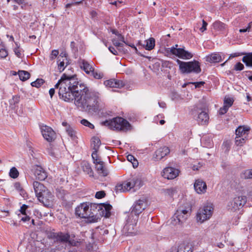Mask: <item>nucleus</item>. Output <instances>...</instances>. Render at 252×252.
<instances>
[{
    "instance_id": "37",
    "label": "nucleus",
    "mask_w": 252,
    "mask_h": 252,
    "mask_svg": "<svg viewBox=\"0 0 252 252\" xmlns=\"http://www.w3.org/2000/svg\"><path fill=\"white\" fill-rule=\"evenodd\" d=\"M247 138L242 137L239 136H236L235 138V145L237 146H242L246 142Z\"/></svg>"
},
{
    "instance_id": "40",
    "label": "nucleus",
    "mask_w": 252,
    "mask_h": 252,
    "mask_svg": "<svg viewBox=\"0 0 252 252\" xmlns=\"http://www.w3.org/2000/svg\"><path fill=\"white\" fill-rule=\"evenodd\" d=\"M112 42L113 45L116 46L119 51H121L120 48L123 46V43L122 42L119 41L116 38L112 39Z\"/></svg>"
},
{
    "instance_id": "16",
    "label": "nucleus",
    "mask_w": 252,
    "mask_h": 252,
    "mask_svg": "<svg viewBox=\"0 0 252 252\" xmlns=\"http://www.w3.org/2000/svg\"><path fill=\"white\" fill-rule=\"evenodd\" d=\"M96 205V208H98L97 210L100 211L99 214L102 216H104L106 218H108L111 215V210L112 206L109 204L103 203Z\"/></svg>"
},
{
    "instance_id": "10",
    "label": "nucleus",
    "mask_w": 252,
    "mask_h": 252,
    "mask_svg": "<svg viewBox=\"0 0 252 252\" xmlns=\"http://www.w3.org/2000/svg\"><path fill=\"white\" fill-rule=\"evenodd\" d=\"M147 203L144 199H139L136 201L131 208V212L129 216H136L138 218L139 215L146 208Z\"/></svg>"
},
{
    "instance_id": "34",
    "label": "nucleus",
    "mask_w": 252,
    "mask_h": 252,
    "mask_svg": "<svg viewBox=\"0 0 252 252\" xmlns=\"http://www.w3.org/2000/svg\"><path fill=\"white\" fill-rule=\"evenodd\" d=\"M155 46V40L154 38L151 37L146 40V45L145 48L146 50H151L153 49Z\"/></svg>"
},
{
    "instance_id": "2",
    "label": "nucleus",
    "mask_w": 252,
    "mask_h": 252,
    "mask_svg": "<svg viewBox=\"0 0 252 252\" xmlns=\"http://www.w3.org/2000/svg\"><path fill=\"white\" fill-rule=\"evenodd\" d=\"M102 125L108 127L113 130L127 131L130 129L131 126L126 120L121 117H116L106 120L101 123Z\"/></svg>"
},
{
    "instance_id": "24",
    "label": "nucleus",
    "mask_w": 252,
    "mask_h": 252,
    "mask_svg": "<svg viewBox=\"0 0 252 252\" xmlns=\"http://www.w3.org/2000/svg\"><path fill=\"white\" fill-rule=\"evenodd\" d=\"M95 168L99 175L102 177H106L108 175V171L104 165V162L95 165Z\"/></svg>"
},
{
    "instance_id": "36",
    "label": "nucleus",
    "mask_w": 252,
    "mask_h": 252,
    "mask_svg": "<svg viewBox=\"0 0 252 252\" xmlns=\"http://www.w3.org/2000/svg\"><path fill=\"white\" fill-rule=\"evenodd\" d=\"M0 43V58H5L8 55V52L6 50L5 47L3 44H2V42Z\"/></svg>"
},
{
    "instance_id": "22",
    "label": "nucleus",
    "mask_w": 252,
    "mask_h": 252,
    "mask_svg": "<svg viewBox=\"0 0 252 252\" xmlns=\"http://www.w3.org/2000/svg\"><path fill=\"white\" fill-rule=\"evenodd\" d=\"M78 63L81 68L86 72V73L90 74L92 71H93L94 67L93 64L89 63L88 62L83 59H80Z\"/></svg>"
},
{
    "instance_id": "58",
    "label": "nucleus",
    "mask_w": 252,
    "mask_h": 252,
    "mask_svg": "<svg viewBox=\"0 0 252 252\" xmlns=\"http://www.w3.org/2000/svg\"><path fill=\"white\" fill-rule=\"evenodd\" d=\"M192 84L195 85V88H199L201 86H203L205 84V82L203 81H201L198 82H194L192 83Z\"/></svg>"
},
{
    "instance_id": "26",
    "label": "nucleus",
    "mask_w": 252,
    "mask_h": 252,
    "mask_svg": "<svg viewBox=\"0 0 252 252\" xmlns=\"http://www.w3.org/2000/svg\"><path fill=\"white\" fill-rule=\"evenodd\" d=\"M87 207V203H83L79 205L76 208L75 214L80 218H84L86 215L85 214Z\"/></svg>"
},
{
    "instance_id": "6",
    "label": "nucleus",
    "mask_w": 252,
    "mask_h": 252,
    "mask_svg": "<svg viewBox=\"0 0 252 252\" xmlns=\"http://www.w3.org/2000/svg\"><path fill=\"white\" fill-rule=\"evenodd\" d=\"M189 216L188 211L178 209L172 217L171 223L174 226H180L186 221Z\"/></svg>"
},
{
    "instance_id": "56",
    "label": "nucleus",
    "mask_w": 252,
    "mask_h": 252,
    "mask_svg": "<svg viewBox=\"0 0 252 252\" xmlns=\"http://www.w3.org/2000/svg\"><path fill=\"white\" fill-rule=\"evenodd\" d=\"M117 37V38H116L117 40L125 43L126 44H127V43L125 41L124 37L121 34L118 33Z\"/></svg>"
},
{
    "instance_id": "64",
    "label": "nucleus",
    "mask_w": 252,
    "mask_h": 252,
    "mask_svg": "<svg viewBox=\"0 0 252 252\" xmlns=\"http://www.w3.org/2000/svg\"><path fill=\"white\" fill-rule=\"evenodd\" d=\"M93 162L95 165L103 163V162L101 160V158H95V160H93Z\"/></svg>"
},
{
    "instance_id": "20",
    "label": "nucleus",
    "mask_w": 252,
    "mask_h": 252,
    "mask_svg": "<svg viewBox=\"0 0 252 252\" xmlns=\"http://www.w3.org/2000/svg\"><path fill=\"white\" fill-rule=\"evenodd\" d=\"M32 185L37 198L48 189L42 184L37 181H34Z\"/></svg>"
},
{
    "instance_id": "7",
    "label": "nucleus",
    "mask_w": 252,
    "mask_h": 252,
    "mask_svg": "<svg viewBox=\"0 0 252 252\" xmlns=\"http://www.w3.org/2000/svg\"><path fill=\"white\" fill-rule=\"evenodd\" d=\"M246 202L247 198L246 196H236L228 202L227 205L228 209L231 211L235 212L242 208Z\"/></svg>"
},
{
    "instance_id": "5",
    "label": "nucleus",
    "mask_w": 252,
    "mask_h": 252,
    "mask_svg": "<svg viewBox=\"0 0 252 252\" xmlns=\"http://www.w3.org/2000/svg\"><path fill=\"white\" fill-rule=\"evenodd\" d=\"M138 217L134 216H128L126 222L123 228V232L126 236H132L137 234V223Z\"/></svg>"
},
{
    "instance_id": "1",
    "label": "nucleus",
    "mask_w": 252,
    "mask_h": 252,
    "mask_svg": "<svg viewBox=\"0 0 252 252\" xmlns=\"http://www.w3.org/2000/svg\"><path fill=\"white\" fill-rule=\"evenodd\" d=\"M55 88L59 89V94L64 101L74 100V104L79 110L88 112L97 110L98 94L79 85L73 76L63 74Z\"/></svg>"
},
{
    "instance_id": "25",
    "label": "nucleus",
    "mask_w": 252,
    "mask_h": 252,
    "mask_svg": "<svg viewBox=\"0 0 252 252\" xmlns=\"http://www.w3.org/2000/svg\"><path fill=\"white\" fill-rule=\"evenodd\" d=\"M81 167L83 171L89 175L90 177H94V173L91 166L86 161H83L81 163Z\"/></svg>"
},
{
    "instance_id": "17",
    "label": "nucleus",
    "mask_w": 252,
    "mask_h": 252,
    "mask_svg": "<svg viewBox=\"0 0 252 252\" xmlns=\"http://www.w3.org/2000/svg\"><path fill=\"white\" fill-rule=\"evenodd\" d=\"M170 153V150L167 147H162L158 149L153 156V158L155 160L158 161L161 160L164 157L167 156Z\"/></svg>"
},
{
    "instance_id": "11",
    "label": "nucleus",
    "mask_w": 252,
    "mask_h": 252,
    "mask_svg": "<svg viewBox=\"0 0 252 252\" xmlns=\"http://www.w3.org/2000/svg\"><path fill=\"white\" fill-rule=\"evenodd\" d=\"M31 171L33 174L36 180L43 181L48 176L47 173L45 169L40 165H33L32 166Z\"/></svg>"
},
{
    "instance_id": "41",
    "label": "nucleus",
    "mask_w": 252,
    "mask_h": 252,
    "mask_svg": "<svg viewBox=\"0 0 252 252\" xmlns=\"http://www.w3.org/2000/svg\"><path fill=\"white\" fill-rule=\"evenodd\" d=\"M65 61L64 59H58V69L59 70L60 72L63 71L64 68L65 66L64 65L65 63Z\"/></svg>"
},
{
    "instance_id": "52",
    "label": "nucleus",
    "mask_w": 252,
    "mask_h": 252,
    "mask_svg": "<svg viewBox=\"0 0 252 252\" xmlns=\"http://www.w3.org/2000/svg\"><path fill=\"white\" fill-rule=\"evenodd\" d=\"M105 193L104 191H97L95 194V197L97 198H102L104 197Z\"/></svg>"
},
{
    "instance_id": "27",
    "label": "nucleus",
    "mask_w": 252,
    "mask_h": 252,
    "mask_svg": "<svg viewBox=\"0 0 252 252\" xmlns=\"http://www.w3.org/2000/svg\"><path fill=\"white\" fill-rule=\"evenodd\" d=\"M221 59V56L218 53H213L206 57V61L211 63H219Z\"/></svg>"
},
{
    "instance_id": "49",
    "label": "nucleus",
    "mask_w": 252,
    "mask_h": 252,
    "mask_svg": "<svg viewBox=\"0 0 252 252\" xmlns=\"http://www.w3.org/2000/svg\"><path fill=\"white\" fill-rule=\"evenodd\" d=\"M59 54V51L57 50H54L52 51L50 56V58L51 60H54Z\"/></svg>"
},
{
    "instance_id": "4",
    "label": "nucleus",
    "mask_w": 252,
    "mask_h": 252,
    "mask_svg": "<svg viewBox=\"0 0 252 252\" xmlns=\"http://www.w3.org/2000/svg\"><path fill=\"white\" fill-rule=\"evenodd\" d=\"M177 62L179 65V69L183 73L194 72L199 73L201 72L200 64L198 61H193L184 62L177 59Z\"/></svg>"
},
{
    "instance_id": "38",
    "label": "nucleus",
    "mask_w": 252,
    "mask_h": 252,
    "mask_svg": "<svg viewBox=\"0 0 252 252\" xmlns=\"http://www.w3.org/2000/svg\"><path fill=\"white\" fill-rule=\"evenodd\" d=\"M127 159L131 162L134 168H136L138 165V162L137 160L131 155H129L127 156Z\"/></svg>"
},
{
    "instance_id": "44",
    "label": "nucleus",
    "mask_w": 252,
    "mask_h": 252,
    "mask_svg": "<svg viewBox=\"0 0 252 252\" xmlns=\"http://www.w3.org/2000/svg\"><path fill=\"white\" fill-rule=\"evenodd\" d=\"M66 132L68 135V136H70L72 139L74 140L76 138V132L73 127H72L70 129L67 130Z\"/></svg>"
},
{
    "instance_id": "53",
    "label": "nucleus",
    "mask_w": 252,
    "mask_h": 252,
    "mask_svg": "<svg viewBox=\"0 0 252 252\" xmlns=\"http://www.w3.org/2000/svg\"><path fill=\"white\" fill-rule=\"evenodd\" d=\"M208 25L207 23L204 21V20H202V27L199 29V30L202 32H203L205 31L207 29V26Z\"/></svg>"
},
{
    "instance_id": "18",
    "label": "nucleus",
    "mask_w": 252,
    "mask_h": 252,
    "mask_svg": "<svg viewBox=\"0 0 252 252\" xmlns=\"http://www.w3.org/2000/svg\"><path fill=\"white\" fill-rule=\"evenodd\" d=\"M194 188L197 193L204 194L207 190V185L203 180L197 179L194 184Z\"/></svg>"
},
{
    "instance_id": "57",
    "label": "nucleus",
    "mask_w": 252,
    "mask_h": 252,
    "mask_svg": "<svg viewBox=\"0 0 252 252\" xmlns=\"http://www.w3.org/2000/svg\"><path fill=\"white\" fill-rule=\"evenodd\" d=\"M62 58V59H64V60L67 61V54L65 52H62L59 57H58V59H61L60 58Z\"/></svg>"
},
{
    "instance_id": "43",
    "label": "nucleus",
    "mask_w": 252,
    "mask_h": 252,
    "mask_svg": "<svg viewBox=\"0 0 252 252\" xmlns=\"http://www.w3.org/2000/svg\"><path fill=\"white\" fill-rule=\"evenodd\" d=\"M233 103V100L232 98L229 97H225L223 105L229 108L232 105Z\"/></svg>"
},
{
    "instance_id": "8",
    "label": "nucleus",
    "mask_w": 252,
    "mask_h": 252,
    "mask_svg": "<svg viewBox=\"0 0 252 252\" xmlns=\"http://www.w3.org/2000/svg\"><path fill=\"white\" fill-rule=\"evenodd\" d=\"M96 205L95 204H89L87 203V207L84 219H87L89 222H94L97 221L98 217L95 215L96 213Z\"/></svg>"
},
{
    "instance_id": "60",
    "label": "nucleus",
    "mask_w": 252,
    "mask_h": 252,
    "mask_svg": "<svg viewBox=\"0 0 252 252\" xmlns=\"http://www.w3.org/2000/svg\"><path fill=\"white\" fill-rule=\"evenodd\" d=\"M14 188L18 191H19L20 190H22V188L21 187L20 184L18 182H16L14 184Z\"/></svg>"
},
{
    "instance_id": "62",
    "label": "nucleus",
    "mask_w": 252,
    "mask_h": 252,
    "mask_svg": "<svg viewBox=\"0 0 252 252\" xmlns=\"http://www.w3.org/2000/svg\"><path fill=\"white\" fill-rule=\"evenodd\" d=\"M109 50L114 55H116L118 54V52L114 47L112 46H110L109 47Z\"/></svg>"
},
{
    "instance_id": "45",
    "label": "nucleus",
    "mask_w": 252,
    "mask_h": 252,
    "mask_svg": "<svg viewBox=\"0 0 252 252\" xmlns=\"http://www.w3.org/2000/svg\"><path fill=\"white\" fill-rule=\"evenodd\" d=\"M90 75L93 76L94 78L97 79H101L103 77V74L102 73L95 72L94 71V69H93V71H91V72L90 73Z\"/></svg>"
},
{
    "instance_id": "54",
    "label": "nucleus",
    "mask_w": 252,
    "mask_h": 252,
    "mask_svg": "<svg viewBox=\"0 0 252 252\" xmlns=\"http://www.w3.org/2000/svg\"><path fill=\"white\" fill-rule=\"evenodd\" d=\"M19 101V97L15 96L13 97V98H12V99L11 100H10V103L11 104H13L14 105L16 103H18Z\"/></svg>"
},
{
    "instance_id": "39",
    "label": "nucleus",
    "mask_w": 252,
    "mask_h": 252,
    "mask_svg": "<svg viewBox=\"0 0 252 252\" xmlns=\"http://www.w3.org/2000/svg\"><path fill=\"white\" fill-rule=\"evenodd\" d=\"M44 83V81L42 79H37L36 81L32 82L31 83V85L32 87H35L36 88H39Z\"/></svg>"
},
{
    "instance_id": "42",
    "label": "nucleus",
    "mask_w": 252,
    "mask_h": 252,
    "mask_svg": "<svg viewBox=\"0 0 252 252\" xmlns=\"http://www.w3.org/2000/svg\"><path fill=\"white\" fill-rule=\"evenodd\" d=\"M19 175V172L15 167H12L10 171L9 175L12 178H16Z\"/></svg>"
},
{
    "instance_id": "47",
    "label": "nucleus",
    "mask_w": 252,
    "mask_h": 252,
    "mask_svg": "<svg viewBox=\"0 0 252 252\" xmlns=\"http://www.w3.org/2000/svg\"><path fill=\"white\" fill-rule=\"evenodd\" d=\"M243 174L245 178L252 179V169L246 170Z\"/></svg>"
},
{
    "instance_id": "46",
    "label": "nucleus",
    "mask_w": 252,
    "mask_h": 252,
    "mask_svg": "<svg viewBox=\"0 0 252 252\" xmlns=\"http://www.w3.org/2000/svg\"><path fill=\"white\" fill-rule=\"evenodd\" d=\"M81 124L85 126L90 127V128H94V125L86 119L82 120L81 121Z\"/></svg>"
},
{
    "instance_id": "29",
    "label": "nucleus",
    "mask_w": 252,
    "mask_h": 252,
    "mask_svg": "<svg viewBox=\"0 0 252 252\" xmlns=\"http://www.w3.org/2000/svg\"><path fill=\"white\" fill-rule=\"evenodd\" d=\"M245 56L243 57L242 61L248 66L252 67V52L245 53Z\"/></svg>"
},
{
    "instance_id": "55",
    "label": "nucleus",
    "mask_w": 252,
    "mask_h": 252,
    "mask_svg": "<svg viewBox=\"0 0 252 252\" xmlns=\"http://www.w3.org/2000/svg\"><path fill=\"white\" fill-rule=\"evenodd\" d=\"M28 208V206L25 204L23 205L20 208V211L23 215H26V211Z\"/></svg>"
},
{
    "instance_id": "21",
    "label": "nucleus",
    "mask_w": 252,
    "mask_h": 252,
    "mask_svg": "<svg viewBox=\"0 0 252 252\" xmlns=\"http://www.w3.org/2000/svg\"><path fill=\"white\" fill-rule=\"evenodd\" d=\"M250 130V128L248 126H240L236 130V136L247 138Z\"/></svg>"
},
{
    "instance_id": "35",
    "label": "nucleus",
    "mask_w": 252,
    "mask_h": 252,
    "mask_svg": "<svg viewBox=\"0 0 252 252\" xmlns=\"http://www.w3.org/2000/svg\"><path fill=\"white\" fill-rule=\"evenodd\" d=\"M126 186L125 185V182L122 184H119L115 187L116 191L118 192H123L127 191V189L126 188Z\"/></svg>"
},
{
    "instance_id": "3",
    "label": "nucleus",
    "mask_w": 252,
    "mask_h": 252,
    "mask_svg": "<svg viewBox=\"0 0 252 252\" xmlns=\"http://www.w3.org/2000/svg\"><path fill=\"white\" fill-rule=\"evenodd\" d=\"M214 212L213 205L211 203H206L202 207L198 210L196 217L198 222L202 223L205 221L209 220L212 217Z\"/></svg>"
},
{
    "instance_id": "63",
    "label": "nucleus",
    "mask_w": 252,
    "mask_h": 252,
    "mask_svg": "<svg viewBox=\"0 0 252 252\" xmlns=\"http://www.w3.org/2000/svg\"><path fill=\"white\" fill-rule=\"evenodd\" d=\"M244 54H245V53H233V54H231L230 55L229 58H234V57H238V56H241V55H243Z\"/></svg>"
},
{
    "instance_id": "30",
    "label": "nucleus",
    "mask_w": 252,
    "mask_h": 252,
    "mask_svg": "<svg viewBox=\"0 0 252 252\" xmlns=\"http://www.w3.org/2000/svg\"><path fill=\"white\" fill-rule=\"evenodd\" d=\"M139 182V181L138 179H133L131 180H127L124 182L125 186H126V188L127 189V191H129L132 188L136 187V184Z\"/></svg>"
},
{
    "instance_id": "33",
    "label": "nucleus",
    "mask_w": 252,
    "mask_h": 252,
    "mask_svg": "<svg viewBox=\"0 0 252 252\" xmlns=\"http://www.w3.org/2000/svg\"><path fill=\"white\" fill-rule=\"evenodd\" d=\"M19 78L22 81H26L30 77V74L27 71L20 70L18 72Z\"/></svg>"
},
{
    "instance_id": "50",
    "label": "nucleus",
    "mask_w": 252,
    "mask_h": 252,
    "mask_svg": "<svg viewBox=\"0 0 252 252\" xmlns=\"http://www.w3.org/2000/svg\"><path fill=\"white\" fill-rule=\"evenodd\" d=\"M228 108H229L227 107L226 106H225L224 105H223V107H221L220 109V110H219L220 114L223 115V114H225L227 112V111H228Z\"/></svg>"
},
{
    "instance_id": "12",
    "label": "nucleus",
    "mask_w": 252,
    "mask_h": 252,
    "mask_svg": "<svg viewBox=\"0 0 252 252\" xmlns=\"http://www.w3.org/2000/svg\"><path fill=\"white\" fill-rule=\"evenodd\" d=\"M180 172L178 169L169 166L163 169L161 175L165 179L172 180L179 176Z\"/></svg>"
},
{
    "instance_id": "31",
    "label": "nucleus",
    "mask_w": 252,
    "mask_h": 252,
    "mask_svg": "<svg viewBox=\"0 0 252 252\" xmlns=\"http://www.w3.org/2000/svg\"><path fill=\"white\" fill-rule=\"evenodd\" d=\"M101 142L98 137H94L92 138L91 141V147L93 150L98 151Z\"/></svg>"
},
{
    "instance_id": "61",
    "label": "nucleus",
    "mask_w": 252,
    "mask_h": 252,
    "mask_svg": "<svg viewBox=\"0 0 252 252\" xmlns=\"http://www.w3.org/2000/svg\"><path fill=\"white\" fill-rule=\"evenodd\" d=\"M62 125L65 127L66 131H67V130L70 129V128H71L72 127L65 122H63L62 123Z\"/></svg>"
},
{
    "instance_id": "23",
    "label": "nucleus",
    "mask_w": 252,
    "mask_h": 252,
    "mask_svg": "<svg viewBox=\"0 0 252 252\" xmlns=\"http://www.w3.org/2000/svg\"><path fill=\"white\" fill-rule=\"evenodd\" d=\"M177 252H192V245L189 242H184L181 244Z\"/></svg>"
},
{
    "instance_id": "28",
    "label": "nucleus",
    "mask_w": 252,
    "mask_h": 252,
    "mask_svg": "<svg viewBox=\"0 0 252 252\" xmlns=\"http://www.w3.org/2000/svg\"><path fill=\"white\" fill-rule=\"evenodd\" d=\"M212 27L214 30L220 32H223L226 28V25L220 21L215 22L213 24Z\"/></svg>"
},
{
    "instance_id": "48",
    "label": "nucleus",
    "mask_w": 252,
    "mask_h": 252,
    "mask_svg": "<svg viewBox=\"0 0 252 252\" xmlns=\"http://www.w3.org/2000/svg\"><path fill=\"white\" fill-rule=\"evenodd\" d=\"M16 45L17 47L14 48V52L17 57L21 58L22 57L21 49L20 48L19 46H18L17 43H16Z\"/></svg>"
},
{
    "instance_id": "32",
    "label": "nucleus",
    "mask_w": 252,
    "mask_h": 252,
    "mask_svg": "<svg viewBox=\"0 0 252 252\" xmlns=\"http://www.w3.org/2000/svg\"><path fill=\"white\" fill-rule=\"evenodd\" d=\"M104 84L110 88H118L120 87V82L115 79H110L104 81Z\"/></svg>"
},
{
    "instance_id": "59",
    "label": "nucleus",
    "mask_w": 252,
    "mask_h": 252,
    "mask_svg": "<svg viewBox=\"0 0 252 252\" xmlns=\"http://www.w3.org/2000/svg\"><path fill=\"white\" fill-rule=\"evenodd\" d=\"M97 152L98 151L94 150L92 154V157L93 160H95V158H98L99 157L97 155Z\"/></svg>"
},
{
    "instance_id": "19",
    "label": "nucleus",
    "mask_w": 252,
    "mask_h": 252,
    "mask_svg": "<svg viewBox=\"0 0 252 252\" xmlns=\"http://www.w3.org/2000/svg\"><path fill=\"white\" fill-rule=\"evenodd\" d=\"M196 120L198 124L201 125H207L209 120V117L207 112L203 110L198 112Z\"/></svg>"
},
{
    "instance_id": "14",
    "label": "nucleus",
    "mask_w": 252,
    "mask_h": 252,
    "mask_svg": "<svg viewBox=\"0 0 252 252\" xmlns=\"http://www.w3.org/2000/svg\"><path fill=\"white\" fill-rule=\"evenodd\" d=\"M41 132L44 138L48 142H52L56 138V133L53 129L46 125L41 126Z\"/></svg>"
},
{
    "instance_id": "9",
    "label": "nucleus",
    "mask_w": 252,
    "mask_h": 252,
    "mask_svg": "<svg viewBox=\"0 0 252 252\" xmlns=\"http://www.w3.org/2000/svg\"><path fill=\"white\" fill-rule=\"evenodd\" d=\"M37 199L46 207H51L53 205L54 196L48 189L46 190Z\"/></svg>"
},
{
    "instance_id": "51",
    "label": "nucleus",
    "mask_w": 252,
    "mask_h": 252,
    "mask_svg": "<svg viewBox=\"0 0 252 252\" xmlns=\"http://www.w3.org/2000/svg\"><path fill=\"white\" fill-rule=\"evenodd\" d=\"M244 67V65L242 63H238L235 64L234 69L236 70H242L243 69Z\"/></svg>"
},
{
    "instance_id": "15",
    "label": "nucleus",
    "mask_w": 252,
    "mask_h": 252,
    "mask_svg": "<svg viewBox=\"0 0 252 252\" xmlns=\"http://www.w3.org/2000/svg\"><path fill=\"white\" fill-rule=\"evenodd\" d=\"M47 237L49 239H53L54 241L60 242H67L69 239V235L62 232L55 233L50 232L47 234Z\"/></svg>"
},
{
    "instance_id": "13",
    "label": "nucleus",
    "mask_w": 252,
    "mask_h": 252,
    "mask_svg": "<svg viewBox=\"0 0 252 252\" xmlns=\"http://www.w3.org/2000/svg\"><path fill=\"white\" fill-rule=\"evenodd\" d=\"M169 50L170 53L173 55L182 59H190L193 57V55L191 53L185 50L183 48L171 47V48H169Z\"/></svg>"
}]
</instances>
